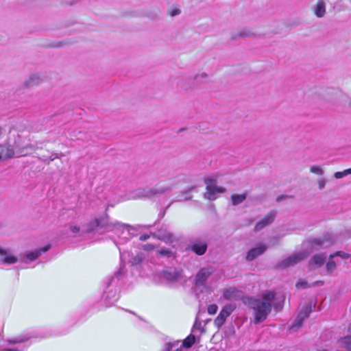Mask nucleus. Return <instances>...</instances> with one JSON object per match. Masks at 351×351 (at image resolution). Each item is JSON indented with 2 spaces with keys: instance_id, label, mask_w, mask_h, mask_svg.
<instances>
[{
  "instance_id": "nucleus-13",
  "label": "nucleus",
  "mask_w": 351,
  "mask_h": 351,
  "mask_svg": "<svg viewBox=\"0 0 351 351\" xmlns=\"http://www.w3.org/2000/svg\"><path fill=\"white\" fill-rule=\"evenodd\" d=\"M276 211L271 210L261 220L258 221L254 227V231L258 232L261 230L265 226L271 224L276 217Z\"/></svg>"
},
{
  "instance_id": "nucleus-24",
  "label": "nucleus",
  "mask_w": 351,
  "mask_h": 351,
  "mask_svg": "<svg viewBox=\"0 0 351 351\" xmlns=\"http://www.w3.org/2000/svg\"><path fill=\"white\" fill-rule=\"evenodd\" d=\"M338 342L340 346L346 348L347 351H351V335H348L339 339Z\"/></svg>"
},
{
  "instance_id": "nucleus-27",
  "label": "nucleus",
  "mask_w": 351,
  "mask_h": 351,
  "mask_svg": "<svg viewBox=\"0 0 351 351\" xmlns=\"http://www.w3.org/2000/svg\"><path fill=\"white\" fill-rule=\"evenodd\" d=\"M253 35H254V34L252 32H251L250 30H248L247 29H243L239 31V32L237 33V35L232 34V38L233 40H235L238 38L250 37Z\"/></svg>"
},
{
  "instance_id": "nucleus-36",
  "label": "nucleus",
  "mask_w": 351,
  "mask_h": 351,
  "mask_svg": "<svg viewBox=\"0 0 351 351\" xmlns=\"http://www.w3.org/2000/svg\"><path fill=\"white\" fill-rule=\"evenodd\" d=\"M333 255H335V257L340 256L342 259H348L350 256L349 254L344 252H341V251L337 252Z\"/></svg>"
},
{
  "instance_id": "nucleus-46",
  "label": "nucleus",
  "mask_w": 351,
  "mask_h": 351,
  "mask_svg": "<svg viewBox=\"0 0 351 351\" xmlns=\"http://www.w3.org/2000/svg\"><path fill=\"white\" fill-rule=\"evenodd\" d=\"M165 215V212L160 213L158 215V221L160 220Z\"/></svg>"
},
{
  "instance_id": "nucleus-26",
  "label": "nucleus",
  "mask_w": 351,
  "mask_h": 351,
  "mask_svg": "<svg viewBox=\"0 0 351 351\" xmlns=\"http://www.w3.org/2000/svg\"><path fill=\"white\" fill-rule=\"evenodd\" d=\"M304 319H305L302 317V315L298 314L293 323L290 326V329L296 331L299 328L302 326Z\"/></svg>"
},
{
  "instance_id": "nucleus-20",
  "label": "nucleus",
  "mask_w": 351,
  "mask_h": 351,
  "mask_svg": "<svg viewBox=\"0 0 351 351\" xmlns=\"http://www.w3.org/2000/svg\"><path fill=\"white\" fill-rule=\"evenodd\" d=\"M14 154V150L7 144H0V160L10 158Z\"/></svg>"
},
{
  "instance_id": "nucleus-21",
  "label": "nucleus",
  "mask_w": 351,
  "mask_h": 351,
  "mask_svg": "<svg viewBox=\"0 0 351 351\" xmlns=\"http://www.w3.org/2000/svg\"><path fill=\"white\" fill-rule=\"evenodd\" d=\"M315 15L318 18H322L326 14V0H318L313 8Z\"/></svg>"
},
{
  "instance_id": "nucleus-30",
  "label": "nucleus",
  "mask_w": 351,
  "mask_h": 351,
  "mask_svg": "<svg viewBox=\"0 0 351 351\" xmlns=\"http://www.w3.org/2000/svg\"><path fill=\"white\" fill-rule=\"evenodd\" d=\"M335 257V255L330 254L329 256V261L326 263V269L328 272L332 273L336 269V264L335 261H332V258Z\"/></svg>"
},
{
  "instance_id": "nucleus-49",
  "label": "nucleus",
  "mask_w": 351,
  "mask_h": 351,
  "mask_svg": "<svg viewBox=\"0 0 351 351\" xmlns=\"http://www.w3.org/2000/svg\"><path fill=\"white\" fill-rule=\"evenodd\" d=\"M201 325L200 323H197V321L196 320L195 322V324L193 326V328H195V327H198V326H199Z\"/></svg>"
},
{
  "instance_id": "nucleus-23",
  "label": "nucleus",
  "mask_w": 351,
  "mask_h": 351,
  "mask_svg": "<svg viewBox=\"0 0 351 351\" xmlns=\"http://www.w3.org/2000/svg\"><path fill=\"white\" fill-rule=\"evenodd\" d=\"M326 256L324 254H319L313 256L310 262L309 266L313 267L314 265L316 267H320L326 261Z\"/></svg>"
},
{
  "instance_id": "nucleus-18",
  "label": "nucleus",
  "mask_w": 351,
  "mask_h": 351,
  "mask_svg": "<svg viewBox=\"0 0 351 351\" xmlns=\"http://www.w3.org/2000/svg\"><path fill=\"white\" fill-rule=\"evenodd\" d=\"M0 255L1 256V261L4 264L12 265L18 261V258L13 256L9 250H4L1 247Z\"/></svg>"
},
{
  "instance_id": "nucleus-54",
  "label": "nucleus",
  "mask_w": 351,
  "mask_h": 351,
  "mask_svg": "<svg viewBox=\"0 0 351 351\" xmlns=\"http://www.w3.org/2000/svg\"><path fill=\"white\" fill-rule=\"evenodd\" d=\"M318 351H328V350L324 349V350H318Z\"/></svg>"
},
{
  "instance_id": "nucleus-51",
  "label": "nucleus",
  "mask_w": 351,
  "mask_h": 351,
  "mask_svg": "<svg viewBox=\"0 0 351 351\" xmlns=\"http://www.w3.org/2000/svg\"><path fill=\"white\" fill-rule=\"evenodd\" d=\"M128 312H130V313L133 314V315H135V313L132 311H128Z\"/></svg>"
},
{
  "instance_id": "nucleus-17",
  "label": "nucleus",
  "mask_w": 351,
  "mask_h": 351,
  "mask_svg": "<svg viewBox=\"0 0 351 351\" xmlns=\"http://www.w3.org/2000/svg\"><path fill=\"white\" fill-rule=\"evenodd\" d=\"M51 248L50 245H47L39 250H36L35 251L31 252L29 253L26 254L24 256V259L23 261L25 263H29L30 262L36 260L37 258L40 256L41 254L45 253Z\"/></svg>"
},
{
  "instance_id": "nucleus-5",
  "label": "nucleus",
  "mask_w": 351,
  "mask_h": 351,
  "mask_svg": "<svg viewBox=\"0 0 351 351\" xmlns=\"http://www.w3.org/2000/svg\"><path fill=\"white\" fill-rule=\"evenodd\" d=\"M125 265L121 264L119 269L114 274L108 278L104 282V291L117 290L119 291L121 282L125 276Z\"/></svg>"
},
{
  "instance_id": "nucleus-10",
  "label": "nucleus",
  "mask_w": 351,
  "mask_h": 351,
  "mask_svg": "<svg viewBox=\"0 0 351 351\" xmlns=\"http://www.w3.org/2000/svg\"><path fill=\"white\" fill-rule=\"evenodd\" d=\"M152 235L165 242H172L174 239L173 234L169 231L168 226L164 224L152 233Z\"/></svg>"
},
{
  "instance_id": "nucleus-11",
  "label": "nucleus",
  "mask_w": 351,
  "mask_h": 351,
  "mask_svg": "<svg viewBox=\"0 0 351 351\" xmlns=\"http://www.w3.org/2000/svg\"><path fill=\"white\" fill-rule=\"evenodd\" d=\"M93 221H90L86 226V228L81 229L80 227L77 226L71 225L69 226L66 234L68 237H84L86 233H90L93 231H89L88 229L89 228V224ZM97 232V231H95Z\"/></svg>"
},
{
  "instance_id": "nucleus-29",
  "label": "nucleus",
  "mask_w": 351,
  "mask_h": 351,
  "mask_svg": "<svg viewBox=\"0 0 351 351\" xmlns=\"http://www.w3.org/2000/svg\"><path fill=\"white\" fill-rule=\"evenodd\" d=\"M195 341V337L193 335H189L182 343V346L186 348H191Z\"/></svg>"
},
{
  "instance_id": "nucleus-7",
  "label": "nucleus",
  "mask_w": 351,
  "mask_h": 351,
  "mask_svg": "<svg viewBox=\"0 0 351 351\" xmlns=\"http://www.w3.org/2000/svg\"><path fill=\"white\" fill-rule=\"evenodd\" d=\"M235 308L236 306L233 304H226L215 318L214 321L215 325L217 328L221 327L224 324L227 317L230 315V314L234 311Z\"/></svg>"
},
{
  "instance_id": "nucleus-48",
  "label": "nucleus",
  "mask_w": 351,
  "mask_h": 351,
  "mask_svg": "<svg viewBox=\"0 0 351 351\" xmlns=\"http://www.w3.org/2000/svg\"><path fill=\"white\" fill-rule=\"evenodd\" d=\"M152 247L150 245H144V249L145 250H148L152 249Z\"/></svg>"
},
{
  "instance_id": "nucleus-45",
  "label": "nucleus",
  "mask_w": 351,
  "mask_h": 351,
  "mask_svg": "<svg viewBox=\"0 0 351 351\" xmlns=\"http://www.w3.org/2000/svg\"><path fill=\"white\" fill-rule=\"evenodd\" d=\"M282 304H280V303H279V304H275V306H274V308H275V309H276V311H280V310H281V309H282Z\"/></svg>"
},
{
  "instance_id": "nucleus-6",
  "label": "nucleus",
  "mask_w": 351,
  "mask_h": 351,
  "mask_svg": "<svg viewBox=\"0 0 351 351\" xmlns=\"http://www.w3.org/2000/svg\"><path fill=\"white\" fill-rule=\"evenodd\" d=\"M204 183L206 185V192L204 197L209 200H215L217 198V194L223 193L225 189L217 186V180L213 177L204 178Z\"/></svg>"
},
{
  "instance_id": "nucleus-38",
  "label": "nucleus",
  "mask_w": 351,
  "mask_h": 351,
  "mask_svg": "<svg viewBox=\"0 0 351 351\" xmlns=\"http://www.w3.org/2000/svg\"><path fill=\"white\" fill-rule=\"evenodd\" d=\"M295 286L298 289H306L309 287L308 282L303 280L298 282Z\"/></svg>"
},
{
  "instance_id": "nucleus-55",
  "label": "nucleus",
  "mask_w": 351,
  "mask_h": 351,
  "mask_svg": "<svg viewBox=\"0 0 351 351\" xmlns=\"http://www.w3.org/2000/svg\"><path fill=\"white\" fill-rule=\"evenodd\" d=\"M349 330H351V324L349 326Z\"/></svg>"
},
{
  "instance_id": "nucleus-33",
  "label": "nucleus",
  "mask_w": 351,
  "mask_h": 351,
  "mask_svg": "<svg viewBox=\"0 0 351 351\" xmlns=\"http://www.w3.org/2000/svg\"><path fill=\"white\" fill-rule=\"evenodd\" d=\"M158 254L161 256L171 257L173 255L171 250L166 248H162L158 250Z\"/></svg>"
},
{
  "instance_id": "nucleus-52",
  "label": "nucleus",
  "mask_w": 351,
  "mask_h": 351,
  "mask_svg": "<svg viewBox=\"0 0 351 351\" xmlns=\"http://www.w3.org/2000/svg\"><path fill=\"white\" fill-rule=\"evenodd\" d=\"M176 351H182V350H181V348H177V349L176 350Z\"/></svg>"
},
{
  "instance_id": "nucleus-8",
  "label": "nucleus",
  "mask_w": 351,
  "mask_h": 351,
  "mask_svg": "<svg viewBox=\"0 0 351 351\" xmlns=\"http://www.w3.org/2000/svg\"><path fill=\"white\" fill-rule=\"evenodd\" d=\"M214 272V269L212 267H206L202 268L196 274L195 278V284L196 287H202L209 276Z\"/></svg>"
},
{
  "instance_id": "nucleus-37",
  "label": "nucleus",
  "mask_w": 351,
  "mask_h": 351,
  "mask_svg": "<svg viewBox=\"0 0 351 351\" xmlns=\"http://www.w3.org/2000/svg\"><path fill=\"white\" fill-rule=\"evenodd\" d=\"M180 12H181V11L178 7H173L169 12L170 16H177V15L180 14Z\"/></svg>"
},
{
  "instance_id": "nucleus-14",
  "label": "nucleus",
  "mask_w": 351,
  "mask_h": 351,
  "mask_svg": "<svg viewBox=\"0 0 351 351\" xmlns=\"http://www.w3.org/2000/svg\"><path fill=\"white\" fill-rule=\"evenodd\" d=\"M223 296L226 300L238 301L242 299V292L234 287L226 289L223 291Z\"/></svg>"
},
{
  "instance_id": "nucleus-9",
  "label": "nucleus",
  "mask_w": 351,
  "mask_h": 351,
  "mask_svg": "<svg viewBox=\"0 0 351 351\" xmlns=\"http://www.w3.org/2000/svg\"><path fill=\"white\" fill-rule=\"evenodd\" d=\"M306 257V253L304 252H301L297 254H294L291 256H289L285 260H283L282 262L278 264V267H287L291 265H293L295 264H297L298 263L300 262L303 259H304Z\"/></svg>"
},
{
  "instance_id": "nucleus-2",
  "label": "nucleus",
  "mask_w": 351,
  "mask_h": 351,
  "mask_svg": "<svg viewBox=\"0 0 351 351\" xmlns=\"http://www.w3.org/2000/svg\"><path fill=\"white\" fill-rule=\"evenodd\" d=\"M275 293L272 291L265 293L261 299L252 300L250 305L255 312L254 323L259 324L265 321L270 313Z\"/></svg>"
},
{
  "instance_id": "nucleus-22",
  "label": "nucleus",
  "mask_w": 351,
  "mask_h": 351,
  "mask_svg": "<svg viewBox=\"0 0 351 351\" xmlns=\"http://www.w3.org/2000/svg\"><path fill=\"white\" fill-rule=\"evenodd\" d=\"M42 82V79L37 74H31L28 79L25 81L24 86L26 88H31L38 85Z\"/></svg>"
},
{
  "instance_id": "nucleus-53",
  "label": "nucleus",
  "mask_w": 351,
  "mask_h": 351,
  "mask_svg": "<svg viewBox=\"0 0 351 351\" xmlns=\"http://www.w3.org/2000/svg\"><path fill=\"white\" fill-rule=\"evenodd\" d=\"M57 158V156H53V158H51V160H53L54 158Z\"/></svg>"
},
{
  "instance_id": "nucleus-39",
  "label": "nucleus",
  "mask_w": 351,
  "mask_h": 351,
  "mask_svg": "<svg viewBox=\"0 0 351 351\" xmlns=\"http://www.w3.org/2000/svg\"><path fill=\"white\" fill-rule=\"evenodd\" d=\"M326 185V180L322 179L319 180L318 182V186L319 189H323L325 187Z\"/></svg>"
},
{
  "instance_id": "nucleus-12",
  "label": "nucleus",
  "mask_w": 351,
  "mask_h": 351,
  "mask_svg": "<svg viewBox=\"0 0 351 351\" xmlns=\"http://www.w3.org/2000/svg\"><path fill=\"white\" fill-rule=\"evenodd\" d=\"M119 291L117 290H109L104 291L102 300L105 302L106 306H108L114 304L119 299Z\"/></svg>"
},
{
  "instance_id": "nucleus-41",
  "label": "nucleus",
  "mask_w": 351,
  "mask_h": 351,
  "mask_svg": "<svg viewBox=\"0 0 351 351\" xmlns=\"http://www.w3.org/2000/svg\"><path fill=\"white\" fill-rule=\"evenodd\" d=\"M149 235L147 234H144L140 236L139 239L141 241H146L149 238Z\"/></svg>"
},
{
  "instance_id": "nucleus-15",
  "label": "nucleus",
  "mask_w": 351,
  "mask_h": 351,
  "mask_svg": "<svg viewBox=\"0 0 351 351\" xmlns=\"http://www.w3.org/2000/svg\"><path fill=\"white\" fill-rule=\"evenodd\" d=\"M163 277L170 282L179 281L182 278V271L169 267L163 271Z\"/></svg>"
},
{
  "instance_id": "nucleus-3",
  "label": "nucleus",
  "mask_w": 351,
  "mask_h": 351,
  "mask_svg": "<svg viewBox=\"0 0 351 351\" xmlns=\"http://www.w3.org/2000/svg\"><path fill=\"white\" fill-rule=\"evenodd\" d=\"M45 336L36 330L25 332L18 336L8 339L1 346L3 351H19L16 348H8V346L26 342L31 339L44 338Z\"/></svg>"
},
{
  "instance_id": "nucleus-44",
  "label": "nucleus",
  "mask_w": 351,
  "mask_h": 351,
  "mask_svg": "<svg viewBox=\"0 0 351 351\" xmlns=\"http://www.w3.org/2000/svg\"><path fill=\"white\" fill-rule=\"evenodd\" d=\"M316 245H323V243L322 241H321V239H315L314 242H313Z\"/></svg>"
},
{
  "instance_id": "nucleus-25",
  "label": "nucleus",
  "mask_w": 351,
  "mask_h": 351,
  "mask_svg": "<svg viewBox=\"0 0 351 351\" xmlns=\"http://www.w3.org/2000/svg\"><path fill=\"white\" fill-rule=\"evenodd\" d=\"M247 197L245 193L243 194H234L231 196L232 203L234 206L241 204Z\"/></svg>"
},
{
  "instance_id": "nucleus-19",
  "label": "nucleus",
  "mask_w": 351,
  "mask_h": 351,
  "mask_svg": "<svg viewBox=\"0 0 351 351\" xmlns=\"http://www.w3.org/2000/svg\"><path fill=\"white\" fill-rule=\"evenodd\" d=\"M267 250V246L265 245H261L258 247H254L248 251L246 259L247 261H253L258 256L263 254Z\"/></svg>"
},
{
  "instance_id": "nucleus-28",
  "label": "nucleus",
  "mask_w": 351,
  "mask_h": 351,
  "mask_svg": "<svg viewBox=\"0 0 351 351\" xmlns=\"http://www.w3.org/2000/svg\"><path fill=\"white\" fill-rule=\"evenodd\" d=\"M145 258V255L142 252L138 253L134 256H132V258L128 259V262L131 263L132 265H138L141 263Z\"/></svg>"
},
{
  "instance_id": "nucleus-47",
  "label": "nucleus",
  "mask_w": 351,
  "mask_h": 351,
  "mask_svg": "<svg viewBox=\"0 0 351 351\" xmlns=\"http://www.w3.org/2000/svg\"><path fill=\"white\" fill-rule=\"evenodd\" d=\"M324 284L323 282L322 281H316L315 283H314V285L315 286H317V285H322Z\"/></svg>"
},
{
  "instance_id": "nucleus-50",
  "label": "nucleus",
  "mask_w": 351,
  "mask_h": 351,
  "mask_svg": "<svg viewBox=\"0 0 351 351\" xmlns=\"http://www.w3.org/2000/svg\"><path fill=\"white\" fill-rule=\"evenodd\" d=\"M201 325L200 323H197V321L196 320L195 322V324L193 326V328H195V327H198V326H199Z\"/></svg>"
},
{
  "instance_id": "nucleus-43",
  "label": "nucleus",
  "mask_w": 351,
  "mask_h": 351,
  "mask_svg": "<svg viewBox=\"0 0 351 351\" xmlns=\"http://www.w3.org/2000/svg\"><path fill=\"white\" fill-rule=\"evenodd\" d=\"M173 346V344H172V343L166 344L163 351H170L171 349L172 348Z\"/></svg>"
},
{
  "instance_id": "nucleus-4",
  "label": "nucleus",
  "mask_w": 351,
  "mask_h": 351,
  "mask_svg": "<svg viewBox=\"0 0 351 351\" xmlns=\"http://www.w3.org/2000/svg\"><path fill=\"white\" fill-rule=\"evenodd\" d=\"M169 185H157L154 187L140 188L134 191V198H152L171 191Z\"/></svg>"
},
{
  "instance_id": "nucleus-32",
  "label": "nucleus",
  "mask_w": 351,
  "mask_h": 351,
  "mask_svg": "<svg viewBox=\"0 0 351 351\" xmlns=\"http://www.w3.org/2000/svg\"><path fill=\"white\" fill-rule=\"evenodd\" d=\"M311 312V305H308V306H306L302 310L301 312H300V315H302V317H304V319L307 318L310 313Z\"/></svg>"
},
{
  "instance_id": "nucleus-34",
  "label": "nucleus",
  "mask_w": 351,
  "mask_h": 351,
  "mask_svg": "<svg viewBox=\"0 0 351 351\" xmlns=\"http://www.w3.org/2000/svg\"><path fill=\"white\" fill-rule=\"evenodd\" d=\"M311 172L317 175H322L324 173L322 169L318 166H312L311 167Z\"/></svg>"
},
{
  "instance_id": "nucleus-1",
  "label": "nucleus",
  "mask_w": 351,
  "mask_h": 351,
  "mask_svg": "<svg viewBox=\"0 0 351 351\" xmlns=\"http://www.w3.org/2000/svg\"><path fill=\"white\" fill-rule=\"evenodd\" d=\"M88 230L89 231H97L99 234L108 232H114L117 237V239L114 240V243L119 250L121 262L125 261L127 257H130V253L128 251L123 250L121 245L128 243L134 236L130 232L131 230H134L132 226L118 221H112L106 215L104 217L93 220L89 224Z\"/></svg>"
},
{
  "instance_id": "nucleus-16",
  "label": "nucleus",
  "mask_w": 351,
  "mask_h": 351,
  "mask_svg": "<svg viewBox=\"0 0 351 351\" xmlns=\"http://www.w3.org/2000/svg\"><path fill=\"white\" fill-rule=\"evenodd\" d=\"M207 242L199 239L195 240L190 246V249L199 256L204 254L207 250Z\"/></svg>"
},
{
  "instance_id": "nucleus-35",
  "label": "nucleus",
  "mask_w": 351,
  "mask_h": 351,
  "mask_svg": "<svg viewBox=\"0 0 351 351\" xmlns=\"http://www.w3.org/2000/svg\"><path fill=\"white\" fill-rule=\"evenodd\" d=\"M218 310V306L217 304H210L208 307V313L210 315H215Z\"/></svg>"
},
{
  "instance_id": "nucleus-42",
  "label": "nucleus",
  "mask_w": 351,
  "mask_h": 351,
  "mask_svg": "<svg viewBox=\"0 0 351 351\" xmlns=\"http://www.w3.org/2000/svg\"><path fill=\"white\" fill-rule=\"evenodd\" d=\"M287 197H288V196H287V195H280V196L277 197V198H276V202H281V201H282V200L285 199H286V198H287Z\"/></svg>"
},
{
  "instance_id": "nucleus-40",
  "label": "nucleus",
  "mask_w": 351,
  "mask_h": 351,
  "mask_svg": "<svg viewBox=\"0 0 351 351\" xmlns=\"http://www.w3.org/2000/svg\"><path fill=\"white\" fill-rule=\"evenodd\" d=\"M207 77V74L205 73H202L200 75H196L195 80L198 81L199 78L205 79Z\"/></svg>"
},
{
  "instance_id": "nucleus-31",
  "label": "nucleus",
  "mask_w": 351,
  "mask_h": 351,
  "mask_svg": "<svg viewBox=\"0 0 351 351\" xmlns=\"http://www.w3.org/2000/svg\"><path fill=\"white\" fill-rule=\"evenodd\" d=\"M349 174H351V168L347 169L343 171H337L335 173L334 176L337 179H340Z\"/></svg>"
}]
</instances>
